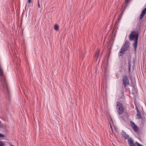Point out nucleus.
Masks as SVG:
<instances>
[{"instance_id": "12", "label": "nucleus", "mask_w": 146, "mask_h": 146, "mask_svg": "<svg viewBox=\"0 0 146 146\" xmlns=\"http://www.w3.org/2000/svg\"><path fill=\"white\" fill-rule=\"evenodd\" d=\"M4 143L2 141H0V146H4Z\"/></svg>"}, {"instance_id": "5", "label": "nucleus", "mask_w": 146, "mask_h": 146, "mask_svg": "<svg viewBox=\"0 0 146 146\" xmlns=\"http://www.w3.org/2000/svg\"><path fill=\"white\" fill-rule=\"evenodd\" d=\"M3 71L0 66V76H1V81L2 82H3L5 84H6V81L4 77L3 76Z\"/></svg>"}, {"instance_id": "10", "label": "nucleus", "mask_w": 146, "mask_h": 146, "mask_svg": "<svg viewBox=\"0 0 146 146\" xmlns=\"http://www.w3.org/2000/svg\"><path fill=\"white\" fill-rule=\"evenodd\" d=\"M128 69H129V72H130V68H131V61L130 60L128 61Z\"/></svg>"}, {"instance_id": "1", "label": "nucleus", "mask_w": 146, "mask_h": 146, "mask_svg": "<svg viewBox=\"0 0 146 146\" xmlns=\"http://www.w3.org/2000/svg\"><path fill=\"white\" fill-rule=\"evenodd\" d=\"M138 38V35L135 32H132L129 35V39L130 40H132L134 39H135L134 41V42L133 44V46L135 50L137 48Z\"/></svg>"}, {"instance_id": "16", "label": "nucleus", "mask_w": 146, "mask_h": 146, "mask_svg": "<svg viewBox=\"0 0 146 146\" xmlns=\"http://www.w3.org/2000/svg\"><path fill=\"white\" fill-rule=\"evenodd\" d=\"M1 121L0 120V127H1L2 126V125L1 124Z\"/></svg>"}, {"instance_id": "9", "label": "nucleus", "mask_w": 146, "mask_h": 146, "mask_svg": "<svg viewBox=\"0 0 146 146\" xmlns=\"http://www.w3.org/2000/svg\"><path fill=\"white\" fill-rule=\"evenodd\" d=\"M100 50H98L95 54L94 56L96 58V60H97L98 57V56L100 53Z\"/></svg>"}, {"instance_id": "19", "label": "nucleus", "mask_w": 146, "mask_h": 146, "mask_svg": "<svg viewBox=\"0 0 146 146\" xmlns=\"http://www.w3.org/2000/svg\"><path fill=\"white\" fill-rule=\"evenodd\" d=\"M11 146H14L13 145H11Z\"/></svg>"}, {"instance_id": "13", "label": "nucleus", "mask_w": 146, "mask_h": 146, "mask_svg": "<svg viewBox=\"0 0 146 146\" xmlns=\"http://www.w3.org/2000/svg\"><path fill=\"white\" fill-rule=\"evenodd\" d=\"M4 137H5V136L4 135H3L1 133H0V138H3Z\"/></svg>"}, {"instance_id": "2", "label": "nucleus", "mask_w": 146, "mask_h": 146, "mask_svg": "<svg viewBox=\"0 0 146 146\" xmlns=\"http://www.w3.org/2000/svg\"><path fill=\"white\" fill-rule=\"evenodd\" d=\"M129 42L128 41H126L123 45L121 48L119 52L120 56H122L126 51L129 47Z\"/></svg>"}, {"instance_id": "4", "label": "nucleus", "mask_w": 146, "mask_h": 146, "mask_svg": "<svg viewBox=\"0 0 146 146\" xmlns=\"http://www.w3.org/2000/svg\"><path fill=\"white\" fill-rule=\"evenodd\" d=\"M122 80L123 83L125 88L129 84V81L126 75H124L123 77Z\"/></svg>"}, {"instance_id": "11", "label": "nucleus", "mask_w": 146, "mask_h": 146, "mask_svg": "<svg viewBox=\"0 0 146 146\" xmlns=\"http://www.w3.org/2000/svg\"><path fill=\"white\" fill-rule=\"evenodd\" d=\"M54 29L56 30H58V25H55L54 27Z\"/></svg>"}, {"instance_id": "14", "label": "nucleus", "mask_w": 146, "mask_h": 146, "mask_svg": "<svg viewBox=\"0 0 146 146\" xmlns=\"http://www.w3.org/2000/svg\"><path fill=\"white\" fill-rule=\"evenodd\" d=\"M17 60L18 62V63L19 62H20V59L19 58H17Z\"/></svg>"}, {"instance_id": "8", "label": "nucleus", "mask_w": 146, "mask_h": 146, "mask_svg": "<svg viewBox=\"0 0 146 146\" xmlns=\"http://www.w3.org/2000/svg\"><path fill=\"white\" fill-rule=\"evenodd\" d=\"M146 13V7L143 9L142 12L141 13L140 15V19H141L145 15V14Z\"/></svg>"}, {"instance_id": "17", "label": "nucleus", "mask_w": 146, "mask_h": 146, "mask_svg": "<svg viewBox=\"0 0 146 146\" xmlns=\"http://www.w3.org/2000/svg\"><path fill=\"white\" fill-rule=\"evenodd\" d=\"M38 7H40V5L39 3L38 4Z\"/></svg>"}, {"instance_id": "15", "label": "nucleus", "mask_w": 146, "mask_h": 146, "mask_svg": "<svg viewBox=\"0 0 146 146\" xmlns=\"http://www.w3.org/2000/svg\"><path fill=\"white\" fill-rule=\"evenodd\" d=\"M32 0H28L27 2L29 3H30L31 2Z\"/></svg>"}, {"instance_id": "3", "label": "nucleus", "mask_w": 146, "mask_h": 146, "mask_svg": "<svg viewBox=\"0 0 146 146\" xmlns=\"http://www.w3.org/2000/svg\"><path fill=\"white\" fill-rule=\"evenodd\" d=\"M117 108L119 115L123 114L124 111V108L123 105L119 102H117Z\"/></svg>"}, {"instance_id": "6", "label": "nucleus", "mask_w": 146, "mask_h": 146, "mask_svg": "<svg viewBox=\"0 0 146 146\" xmlns=\"http://www.w3.org/2000/svg\"><path fill=\"white\" fill-rule=\"evenodd\" d=\"M131 125L133 127L134 131H138L139 129L137 127L136 125L132 121H131Z\"/></svg>"}, {"instance_id": "7", "label": "nucleus", "mask_w": 146, "mask_h": 146, "mask_svg": "<svg viewBox=\"0 0 146 146\" xmlns=\"http://www.w3.org/2000/svg\"><path fill=\"white\" fill-rule=\"evenodd\" d=\"M136 109L137 110V114L136 118L137 119H140L141 118V115L140 112L139 111V110L137 107H136Z\"/></svg>"}, {"instance_id": "18", "label": "nucleus", "mask_w": 146, "mask_h": 146, "mask_svg": "<svg viewBox=\"0 0 146 146\" xmlns=\"http://www.w3.org/2000/svg\"><path fill=\"white\" fill-rule=\"evenodd\" d=\"M129 0H126V2L127 3Z\"/></svg>"}]
</instances>
